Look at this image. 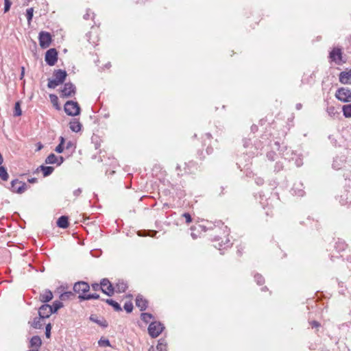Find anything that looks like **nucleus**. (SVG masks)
Instances as JSON below:
<instances>
[{"label":"nucleus","instance_id":"nucleus-5","mask_svg":"<svg viewBox=\"0 0 351 351\" xmlns=\"http://www.w3.org/2000/svg\"><path fill=\"white\" fill-rule=\"evenodd\" d=\"M329 58L332 61L335 62V64L340 65L346 62V60H343V53L341 49L339 47H335L329 53Z\"/></svg>","mask_w":351,"mask_h":351},{"label":"nucleus","instance_id":"nucleus-28","mask_svg":"<svg viewBox=\"0 0 351 351\" xmlns=\"http://www.w3.org/2000/svg\"><path fill=\"white\" fill-rule=\"evenodd\" d=\"M62 307H63L62 302L61 300H56L53 302V305L51 306V311H53V313H56Z\"/></svg>","mask_w":351,"mask_h":351},{"label":"nucleus","instance_id":"nucleus-11","mask_svg":"<svg viewBox=\"0 0 351 351\" xmlns=\"http://www.w3.org/2000/svg\"><path fill=\"white\" fill-rule=\"evenodd\" d=\"M102 292L108 296H112L114 293V287L108 278L101 280Z\"/></svg>","mask_w":351,"mask_h":351},{"label":"nucleus","instance_id":"nucleus-10","mask_svg":"<svg viewBox=\"0 0 351 351\" xmlns=\"http://www.w3.org/2000/svg\"><path fill=\"white\" fill-rule=\"evenodd\" d=\"M39 44L40 46L46 49L49 47L51 43V36L49 32H40L39 34Z\"/></svg>","mask_w":351,"mask_h":351},{"label":"nucleus","instance_id":"nucleus-43","mask_svg":"<svg viewBox=\"0 0 351 351\" xmlns=\"http://www.w3.org/2000/svg\"><path fill=\"white\" fill-rule=\"evenodd\" d=\"M327 112L331 117L335 116L337 112L334 106H330L327 108Z\"/></svg>","mask_w":351,"mask_h":351},{"label":"nucleus","instance_id":"nucleus-20","mask_svg":"<svg viewBox=\"0 0 351 351\" xmlns=\"http://www.w3.org/2000/svg\"><path fill=\"white\" fill-rule=\"evenodd\" d=\"M69 225V223L68 217L63 215L58 218L57 221V226L59 228H68Z\"/></svg>","mask_w":351,"mask_h":351},{"label":"nucleus","instance_id":"nucleus-27","mask_svg":"<svg viewBox=\"0 0 351 351\" xmlns=\"http://www.w3.org/2000/svg\"><path fill=\"white\" fill-rule=\"evenodd\" d=\"M167 343L164 339H160L156 346L157 351H167Z\"/></svg>","mask_w":351,"mask_h":351},{"label":"nucleus","instance_id":"nucleus-55","mask_svg":"<svg viewBox=\"0 0 351 351\" xmlns=\"http://www.w3.org/2000/svg\"><path fill=\"white\" fill-rule=\"evenodd\" d=\"M27 181H28L29 183H36V182H37L38 180H37V178H32L28 179V180H27Z\"/></svg>","mask_w":351,"mask_h":351},{"label":"nucleus","instance_id":"nucleus-18","mask_svg":"<svg viewBox=\"0 0 351 351\" xmlns=\"http://www.w3.org/2000/svg\"><path fill=\"white\" fill-rule=\"evenodd\" d=\"M69 128L71 131L74 132H78L81 130L82 124L78 120L73 119L69 123Z\"/></svg>","mask_w":351,"mask_h":351},{"label":"nucleus","instance_id":"nucleus-39","mask_svg":"<svg viewBox=\"0 0 351 351\" xmlns=\"http://www.w3.org/2000/svg\"><path fill=\"white\" fill-rule=\"evenodd\" d=\"M123 308L127 313H131L133 310V304L131 302H126Z\"/></svg>","mask_w":351,"mask_h":351},{"label":"nucleus","instance_id":"nucleus-37","mask_svg":"<svg viewBox=\"0 0 351 351\" xmlns=\"http://www.w3.org/2000/svg\"><path fill=\"white\" fill-rule=\"evenodd\" d=\"M98 344L100 347H110L111 344L108 339H100L98 341Z\"/></svg>","mask_w":351,"mask_h":351},{"label":"nucleus","instance_id":"nucleus-30","mask_svg":"<svg viewBox=\"0 0 351 351\" xmlns=\"http://www.w3.org/2000/svg\"><path fill=\"white\" fill-rule=\"evenodd\" d=\"M343 116L346 118L351 117V104L344 105L342 108Z\"/></svg>","mask_w":351,"mask_h":351},{"label":"nucleus","instance_id":"nucleus-38","mask_svg":"<svg viewBox=\"0 0 351 351\" xmlns=\"http://www.w3.org/2000/svg\"><path fill=\"white\" fill-rule=\"evenodd\" d=\"M232 243H230V240L228 239H226V241H221V243H219V250L221 248H226L230 247Z\"/></svg>","mask_w":351,"mask_h":351},{"label":"nucleus","instance_id":"nucleus-34","mask_svg":"<svg viewBox=\"0 0 351 351\" xmlns=\"http://www.w3.org/2000/svg\"><path fill=\"white\" fill-rule=\"evenodd\" d=\"M153 317L152 314L149 313H142L141 315V319L145 323H148Z\"/></svg>","mask_w":351,"mask_h":351},{"label":"nucleus","instance_id":"nucleus-59","mask_svg":"<svg viewBox=\"0 0 351 351\" xmlns=\"http://www.w3.org/2000/svg\"><path fill=\"white\" fill-rule=\"evenodd\" d=\"M24 71H25L24 67H22V71H21V79H22L23 77L24 76Z\"/></svg>","mask_w":351,"mask_h":351},{"label":"nucleus","instance_id":"nucleus-46","mask_svg":"<svg viewBox=\"0 0 351 351\" xmlns=\"http://www.w3.org/2000/svg\"><path fill=\"white\" fill-rule=\"evenodd\" d=\"M91 287L93 290L94 291H99L101 290L102 291V285H101V281L100 282V284L98 283H93L91 285Z\"/></svg>","mask_w":351,"mask_h":351},{"label":"nucleus","instance_id":"nucleus-56","mask_svg":"<svg viewBox=\"0 0 351 351\" xmlns=\"http://www.w3.org/2000/svg\"><path fill=\"white\" fill-rule=\"evenodd\" d=\"M43 147V145H42L41 143H37V149H36L37 151L40 150Z\"/></svg>","mask_w":351,"mask_h":351},{"label":"nucleus","instance_id":"nucleus-9","mask_svg":"<svg viewBox=\"0 0 351 351\" xmlns=\"http://www.w3.org/2000/svg\"><path fill=\"white\" fill-rule=\"evenodd\" d=\"M89 289L90 285L88 282L84 281L77 282L73 285L74 292L80 295H86L85 293L88 292Z\"/></svg>","mask_w":351,"mask_h":351},{"label":"nucleus","instance_id":"nucleus-41","mask_svg":"<svg viewBox=\"0 0 351 351\" xmlns=\"http://www.w3.org/2000/svg\"><path fill=\"white\" fill-rule=\"evenodd\" d=\"M255 280L256 281L257 284L261 285H263L265 282L264 278L261 274H256L254 276Z\"/></svg>","mask_w":351,"mask_h":351},{"label":"nucleus","instance_id":"nucleus-31","mask_svg":"<svg viewBox=\"0 0 351 351\" xmlns=\"http://www.w3.org/2000/svg\"><path fill=\"white\" fill-rule=\"evenodd\" d=\"M8 173L7 172V170L6 169L3 167V166H0V178L3 181H7L8 179Z\"/></svg>","mask_w":351,"mask_h":351},{"label":"nucleus","instance_id":"nucleus-2","mask_svg":"<svg viewBox=\"0 0 351 351\" xmlns=\"http://www.w3.org/2000/svg\"><path fill=\"white\" fill-rule=\"evenodd\" d=\"M335 97L341 102H350L351 101V89L347 87L339 88L335 93Z\"/></svg>","mask_w":351,"mask_h":351},{"label":"nucleus","instance_id":"nucleus-48","mask_svg":"<svg viewBox=\"0 0 351 351\" xmlns=\"http://www.w3.org/2000/svg\"><path fill=\"white\" fill-rule=\"evenodd\" d=\"M64 145H61V144H58V145L56 147L55 149V151L57 152V153H62L63 151H64Z\"/></svg>","mask_w":351,"mask_h":351},{"label":"nucleus","instance_id":"nucleus-22","mask_svg":"<svg viewBox=\"0 0 351 351\" xmlns=\"http://www.w3.org/2000/svg\"><path fill=\"white\" fill-rule=\"evenodd\" d=\"M75 297V295L72 291H66L60 294L59 298L60 300L62 301L66 300H73Z\"/></svg>","mask_w":351,"mask_h":351},{"label":"nucleus","instance_id":"nucleus-8","mask_svg":"<svg viewBox=\"0 0 351 351\" xmlns=\"http://www.w3.org/2000/svg\"><path fill=\"white\" fill-rule=\"evenodd\" d=\"M45 62L49 66H53L58 60V51L56 49L51 48L47 51L45 58Z\"/></svg>","mask_w":351,"mask_h":351},{"label":"nucleus","instance_id":"nucleus-44","mask_svg":"<svg viewBox=\"0 0 351 351\" xmlns=\"http://www.w3.org/2000/svg\"><path fill=\"white\" fill-rule=\"evenodd\" d=\"M51 324H48L46 325V327H45V336L47 338H50L51 337Z\"/></svg>","mask_w":351,"mask_h":351},{"label":"nucleus","instance_id":"nucleus-32","mask_svg":"<svg viewBox=\"0 0 351 351\" xmlns=\"http://www.w3.org/2000/svg\"><path fill=\"white\" fill-rule=\"evenodd\" d=\"M42 318H40L39 317H35L32 322V323L31 324V326L34 328H36V329H40L42 328L43 326V324H41L40 322V319Z\"/></svg>","mask_w":351,"mask_h":351},{"label":"nucleus","instance_id":"nucleus-4","mask_svg":"<svg viewBox=\"0 0 351 351\" xmlns=\"http://www.w3.org/2000/svg\"><path fill=\"white\" fill-rule=\"evenodd\" d=\"M165 329L164 325L160 322H152L148 327V332L151 337H158Z\"/></svg>","mask_w":351,"mask_h":351},{"label":"nucleus","instance_id":"nucleus-15","mask_svg":"<svg viewBox=\"0 0 351 351\" xmlns=\"http://www.w3.org/2000/svg\"><path fill=\"white\" fill-rule=\"evenodd\" d=\"M147 301L144 299L142 295H137L136 298V305L139 308L141 311H143L147 308Z\"/></svg>","mask_w":351,"mask_h":351},{"label":"nucleus","instance_id":"nucleus-64","mask_svg":"<svg viewBox=\"0 0 351 351\" xmlns=\"http://www.w3.org/2000/svg\"><path fill=\"white\" fill-rule=\"evenodd\" d=\"M28 351H39L38 349L29 350Z\"/></svg>","mask_w":351,"mask_h":351},{"label":"nucleus","instance_id":"nucleus-7","mask_svg":"<svg viewBox=\"0 0 351 351\" xmlns=\"http://www.w3.org/2000/svg\"><path fill=\"white\" fill-rule=\"evenodd\" d=\"M75 92V86L71 82H67L64 84V87L61 90L60 97L63 98L70 97L74 95Z\"/></svg>","mask_w":351,"mask_h":351},{"label":"nucleus","instance_id":"nucleus-50","mask_svg":"<svg viewBox=\"0 0 351 351\" xmlns=\"http://www.w3.org/2000/svg\"><path fill=\"white\" fill-rule=\"evenodd\" d=\"M312 328H318L320 326V324L317 321H313L310 323Z\"/></svg>","mask_w":351,"mask_h":351},{"label":"nucleus","instance_id":"nucleus-49","mask_svg":"<svg viewBox=\"0 0 351 351\" xmlns=\"http://www.w3.org/2000/svg\"><path fill=\"white\" fill-rule=\"evenodd\" d=\"M282 164L280 162H278L276 163L275 165V171H280L281 169H282Z\"/></svg>","mask_w":351,"mask_h":351},{"label":"nucleus","instance_id":"nucleus-57","mask_svg":"<svg viewBox=\"0 0 351 351\" xmlns=\"http://www.w3.org/2000/svg\"><path fill=\"white\" fill-rule=\"evenodd\" d=\"M64 143H65L64 138L62 137V136H60V143L59 144H61V145H64Z\"/></svg>","mask_w":351,"mask_h":351},{"label":"nucleus","instance_id":"nucleus-12","mask_svg":"<svg viewBox=\"0 0 351 351\" xmlns=\"http://www.w3.org/2000/svg\"><path fill=\"white\" fill-rule=\"evenodd\" d=\"M51 314H53V311H51V305L49 304H44L38 308L40 318H48Z\"/></svg>","mask_w":351,"mask_h":351},{"label":"nucleus","instance_id":"nucleus-54","mask_svg":"<svg viewBox=\"0 0 351 351\" xmlns=\"http://www.w3.org/2000/svg\"><path fill=\"white\" fill-rule=\"evenodd\" d=\"M274 154H275V153H274V152H269V153H267V157L269 159H270V160H274L273 156H274Z\"/></svg>","mask_w":351,"mask_h":351},{"label":"nucleus","instance_id":"nucleus-24","mask_svg":"<svg viewBox=\"0 0 351 351\" xmlns=\"http://www.w3.org/2000/svg\"><path fill=\"white\" fill-rule=\"evenodd\" d=\"M103 301H104L108 304L112 306L115 311L119 312V311H122V308H121L120 304L118 302H117L116 301H114L112 299L103 300Z\"/></svg>","mask_w":351,"mask_h":351},{"label":"nucleus","instance_id":"nucleus-35","mask_svg":"<svg viewBox=\"0 0 351 351\" xmlns=\"http://www.w3.org/2000/svg\"><path fill=\"white\" fill-rule=\"evenodd\" d=\"M49 98H50L51 102L53 104V105L54 106H56V108L57 109H60V107L58 106V97L56 95L51 94L49 95Z\"/></svg>","mask_w":351,"mask_h":351},{"label":"nucleus","instance_id":"nucleus-33","mask_svg":"<svg viewBox=\"0 0 351 351\" xmlns=\"http://www.w3.org/2000/svg\"><path fill=\"white\" fill-rule=\"evenodd\" d=\"M22 114V111L21 109V102L16 101L14 105V116L19 117Z\"/></svg>","mask_w":351,"mask_h":351},{"label":"nucleus","instance_id":"nucleus-19","mask_svg":"<svg viewBox=\"0 0 351 351\" xmlns=\"http://www.w3.org/2000/svg\"><path fill=\"white\" fill-rule=\"evenodd\" d=\"M128 289V285L123 280H119L117 283H116L114 286V290L117 293H123Z\"/></svg>","mask_w":351,"mask_h":351},{"label":"nucleus","instance_id":"nucleus-62","mask_svg":"<svg viewBox=\"0 0 351 351\" xmlns=\"http://www.w3.org/2000/svg\"><path fill=\"white\" fill-rule=\"evenodd\" d=\"M149 351H154V347L151 346L149 349Z\"/></svg>","mask_w":351,"mask_h":351},{"label":"nucleus","instance_id":"nucleus-1","mask_svg":"<svg viewBox=\"0 0 351 351\" xmlns=\"http://www.w3.org/2000/svg\"><path fill=\"white\" fill-rule=\"evenodd\" d=\"M53 79H48L47 84V87L51 89L56 88L65 81L67 73L65 70L56 69L53 71Z\"/></svg>","mask_w":351,"mask_h":351},{"label":"nucleus","instance_id":"nucleus-36","mask_svg":"<svg viewBox=\"0 0 351 351\" xmlns=\"http://www.w3.org/2000/svg\"><path fill=\"white\" fill-rule=\"evenodd\" d=\"M33 15H34V8H29L27 9V10H26V17H27V22L29 23L32 21V18H33Z\"/></svg>","mask_w":351,"mask_h":351},{"label":"nucleus","instance_id":"nucleus-6","mask_svg":"<svg viewBox=\"0 0 351 351\" xmlns=\"http://www.w3.org/2000/svg\"><path fill=\"white\" fill-rule=\"evenodd\" d=\"M10 190L13 193L21 194L24 193L27 188L26 183L19 180L18 179L13 180L11 182Z\"/></svg>","mask_w":351,"mask_h":351},{"label":"nucleus","instance_id":"nucleus-63","mask_svg":"<svg viewBox=\"0 0 351 351\" xmlns=\"http://www.w3.org/2000/svg\"><path fill=\"white\" fill-rule=\"evenodd\" d=\"M206 135V136L208 138H210L211 137V134L210 133H207Z\"/></svg>","mask_w":351,"mask_h":351},{"label":"nucleus","instance_id":"nucleus-40","mask_svg":"<svg viewBox=\"0 0 351 351\" xmlns=\"http://www.w3.org/2000/svg\"><path fill=\"white\" fill-rule=\"evenodd\" d=\"M95 17V14L90 9L86 10V14L84 15V19L85 20H88L89 19H93Z\"/></svg>","mask_w":351,"mask_h":351},{"label":"nucleus","instance_id":"nucleus-60","mask_svg":"<svg viewBox=\"0 0 351 351\" xmlns=\"http://www.w3.org/2000/svg\"><path fill=\"white\" fill-rule=\"evenodd\" d=\"M3 162V158L1 154L0 153V165H1Z\"/></svg>","mask_w":351,"mask_h":351},{"label":"nucleus","instance_id":"nucleus-3","mask_svg":"<svg viewBox=\"0 0 351 351\" xmlns=\"http://www.w3.org/2000/svg\"><path fill=\"white\" fill-rule=\"evenodd\" d=\"M64 112L69 116H77L80 113L79 104L73 101H67L64 106Z\"/></svg>","mask_w":351,"mask_h":351},{"label":"nucleus","instance_id":"nucleus-42","mask_svg":"<svg viewBox=\"0 0 351 351\" xmlns=\"http://www.w3.org/2000/svg\"><path fill=\"white\" fill-rule=\"evenodd\" d=\"M182 217L185 219L186 223L189 224L192 222V217L189 213H184L182 215Z\"/></svg>","mask_w":351,"mask_h":351},{"label":"nucleus","instance_id":"nucleus-26","mask_svg":"<svg viewBox=\"0 0 351 351\" xmlns=\"http://www.w3.org/2000/svg\"><path fill=\"white\" fill-rule=\"evenodd\" d=\"M58 161V157L56 156L54 154L51 153L50 154L45 160V164H57V162Z\"/></svg>","mask_w":351,"mask_h":351},{"label":"nucleus","instance_id":"nucleus-51","mask_svg":"<svg viewBox=\"0 0 351 351\" xmlns=\"http://www.w3.org/2000/svg\"><path fill=\"white\" fill-rule=\"evenodd\" d=\"M82 189L80 188H78L77 189L73 191V195L75 196V197H78L79 195H80V194L82 193Z\"/></svg>","mask_w":351,"mask_h":351},{"label":"nucleus","instance_id":"nucleus-45","mask_svg":"<svg viewBox=\"0 0 351 351\" xmlns=\"http://www.w3.org/2000/svg\"><path fill=\"white\" fill-rule=\"evenodd\" d=\"M65 148L66 149H71L72 152H74L75 149V143L73 141H69L66 143Z\"/></svg>","mask_w":351,"mask_h":351},{"label":"nucleus","instance_id":"nucleus-21","mask_svg":"<svg viewBox=\"0 0 351 351\" xmlns=\"http://www.w3.org/2000/svg\"><path fill=\"white\" fill-rule=\"evenodd\" d=\"M38 169H40L43 172V174L44 177H47V176H50L53 173V171H54V168L53 167H51V166H44V165H40L37 169V170H38Z\"/></svg>","mask_w":351,"mask_h":351},{"label":"nucleus","instance_id":"nucleus-58","mask_svg":"<svg viewBox=\"0 0 351 351\" xmlns=\"http://www.w3.org/2000/svg\"><path fill=\"white\" fill-rule=\"evenodd\" d=\"M302 107V105L301 104H297L296 106H295V108L297 110H300Z\"/></svg>","mask_w":351,"mask_h":351},{"label":"nucleus","instance_id":"nucleus-25","mask_svg":"<svg viewBox=\"0 0 351 351\" xmlns=\"http://www.w3.org/2000/svg\"><path fill=\"white\" fill-rule=\"evenodd\" d=\"M78 298L82 300H90L92 299L97 300L99 298V295L97 293L86 294V295H79Z\"/></svg>","mask_w":351,"mask_h":351},{"label":"nucleus","instance_id":"nucleus-47","mask_svg":"<svg viewBox=\"0 0 351 351\" xmlns=\"http://www.w3.org/2000/svg\"><path fill=\"white\" fill-rule=\"evenodd\" d=\"M11 1L10 0H4V12H7L10 10L11 6Z\"/></svg>","mask_w":351,"mask_h":351},{"label":"nucleus","instance_id":"nucleus-61","mask_svg":"<svg viewBox=\"0 0 351 351\" xmlns=\"http://www.w3.org/2000/svg\"><path fill=\"white\" fill-rule=\"evenodd\" d=\"M251 129H252V131H255V130H257V126L254 125L252 126Z\"/></svg>","mask_w":351,"mask_h":351},{"label":"nucleus","instance_id":"nucleus-29","mask_svg":"<svg viewBox=\"0 0 351 351\" xmlns=\"http://www.w3.org/2000/svg\"><path fill=\"white\" fill-rule=\"evenodd\" d=\"M90 319L95 323H97L99 326L103 328H106L108 326V322L105 319L99 320L94 317V315H91L90 317Z\"/></svg>","mask_w":351,"mask_h":351},{"label":"nucleus","instance_id":"nucleus-52","mask_svg":"<svg viewBox=\"0 0 351 351\" xmlns=\"http://www.w3.org/2000/svg\"><path fill=\"white\" fill-rule=\"evenodd\" d=\"M256 182L258 185H262L264 183V180L261 178H256Z\"/></svg>","mask_w":351,"mask_h":351},{"label":"nucleus","instance_id":"nucleus-13","mask_svg":"<svg viewBox=\"0 0 351 351\" xmlns=\"http://www.w3.org/2000/svg\"><path fill=\"white\" fill-rule=\"evenodd\" d=\"M339 82L343 84H351V69L348 71H342L339 75Z\"/></svg>","mask_w":351,"mask_h":351},{"label":"nucleus","instance_id":"nucleus-17","mask_svg":"<svg viewBox=\"0 0 351 351\" xmlns=\"http://www.w3.org/2000/svg\"><path fill=\"white\" fill-rule=\"evenodd\" d=\"M29 344V347L38 350L42 345V340L39 336L35 335L31 338Z\"/></svg>","mask_w":351,"mask_h":351},{"label":"nucleus","instance_id":"nucleus-53","mask_svg":"<svg viewBox=\"0 0 351 351\" xmlns=\"http://www.w3.org/2000/svg\"><path fill=\"white\" fill-rule=\"evenodd\" d=\"M64 157L59 156L58 157V161L57 162V165L60 166V165H62L64 162Z\"/></svg>","mask_w":351,"mask_h":351},{"label":"nucleus","instance_id":"nucleus-16","mask_svg":"<svg viewBox=\"0 0 351 351\" xmlns=\"http://www.w3.org/2000/svg\"><path fill=\"white\" fill-rule=\"evenodd\" d=\"M292 193L293 195L302 197L304 195V191L302 188V183H295L293 184L292 189H291Z\"/></svg>","mask_w":351,"mask_h":351},{"label":"nucleus","instance_id":"nucleus-23","mask_svg":"<svg viewBox=\"0 0 351 351\" xmlns=\"http://www.w3.org/2000/svg\"><path fill=\"white\" fill-rule=\"evenodd\" d=\"M348 247L347 243L342 239H339L336 243L335 247L339 252L344 251Z\"/></svg>","mask_w":351,"mask_h":351},{"label":"nucleus","instance_id":"nucleus-14","mask_svg":"<svg viewBox=\"0 0 351 351\" xmlns=\"http://www.w3.org/2000/svg\"><path fill=\"white\" fill-rule=\"evenodd\" d=\"M53 298V293L49 289H45L39 295V300L43 303H47Z\"/></svg>","mask_w":351,"mask_h":351}]
</instances>
